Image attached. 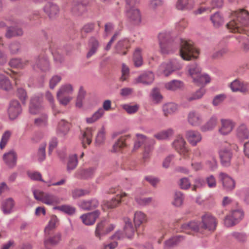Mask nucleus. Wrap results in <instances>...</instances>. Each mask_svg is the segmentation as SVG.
Here are the masks:
<instances>
[{
	"instance_id": "1",
	"label": "nucleus",
	"mask_w": 249,
	"mask_h": 249,
	"mask_svg": "<svg viewBox=\"0 0 249 249\" xmlns=\"http://www.w3.org/2000/svg\"><path fill=\"white\" fill-rule=\"evenodd\" d=\"M232 19L227 24L231 32L241 33L249 25V14L245 10L240 9L231 13Z\"/></svg>"
},
{
	"instance_id": "2",
	"label": "nucleus",
	"mask_w": 249,
	"mask_h": 249,
	"mask_svg": "<svg viewBox=\"0 0 249 249\" xmlns=\"http://www.w3.org/2000/svg\"><path fill=\"white\" fill-rule=\"evenodd\" d=\"M160 52L163 55L173 53L178 49V45L175 44L172 32L163 31L158 36Z\"/></svg>"
},
{
	"instance_id": "3",
	"label": "nucleus",
	"mask_w": 249,
	"mask_h": 249,
	"mask_svg": "<svg viewBox=\"0 0 249 249\" xmlns=\"http://www.w3.org/2000/svg\"><path fill=\"white\" fill-rule=\"evenodd\" d=\"M180 45V55L185 60H190L198 56L199 51L196 48L190 41L180 38L178 41Z\"/></svg>"
},
{
	"instance_id": "4",
	"label": "nucleus",
	"mask_w": 249,
	"mask_h": 249,
	"mask_svg": "<svg viewBox=\"0 0 249 249\" xmlns=\"http://www.w3.org/2000/svg\"><path fill=\"white\" fill-rule=\"evenodd\" d=\"M232 148L236 149L237 146L235 144L223 145L218 150V155L220 163L222 166L228 167L231 165V160L233 157Z\"/></svg>"
},
{
	"instance_id": "5",
	"label": "nucleus",
	"mask_w": 249,
	"mask_h": 249,
	"mask_svg": "<svg viewBox=\"0 0 249 249\" xmlns=\"http://www.w3.org/2000/svg\"><path fill=\"white\" fill-rule=\"evenodd\" d=\"M33 195L35 198L48 205H55L61 202V199L57 196L42 191L34 190Z\"/></svg>"
},
{
	"instance_id": "6",
	"label": "nucleus",
	"mask_w": 249,
	"mask_h": 249,
	"mask_svg": "<svg viewBox=\"0 0 249 249\" xmlns=\"http://www.w3.org/2000/svg\"><path fill=\"white\" fill-rule=\"evenodd\" d=\"M182 65L176 59H172L167 62L162 63L158 69V74L168 76L173 72L182 68Z\"/></svg>"
},
{
	"instance_id": "7",
	"label": "nucleus",
	"mask_w": 249,
	"mask_h": 249,
	"mask_svg": "<svg viewBox=\"0 0 249 249\" xmlns=\"http://www.w3.org/2000/svg\"><path fill=\"white\" fill-rule=\"evenodd\" d=\"M126 2V16L127 18L135 23H139L141 21V15L139 10L132 5L139 0H125Z\"/></svg>"
},
{
	"instance_id": "8",
	"label": "nucleus",
	"mask_w": 249,
	"mask_h": 249,
	"mask_svg": "<svg viewBox=\"0 0 249 249\" xmlns=\"http://www.w3.org/2000/svg\"><path fill=\"white\" fill-rule=\"evenodd\" d=\"M244 213L240 209L232 211L225 218L224 224L227 227L233 226L238 223L243 217Z\"/></svg>"
},
{
	"instance_id": "9",
	"label": "nucleus",
	"mask_w": 249,
	"mask_h": 249,
	"mask_svg": "<svg viewBox=\"0 0 249 249\" xmlns=\"http://www.w3.org/2000/svg\"><path fill=\"white\" fill-rule=\"evenodd\" d=\"M215 218L211 213H206L201 216V228L202 229L213 231L216 227Z\"/></svg>"
},
{
	"instance_id": "10",
	"label": "nucleus",
	"mask_w": 249,
	"mask_h": 249,
	"mask_svg": "<svg viewBox=\"0 0 249 249\" xmlns=\"http://www.w3.org/2000/svg\"><path fill=\"white\" fill-rule=\"evenodd\" d=\"M32 67L36 71L40 70L42 71H46L50 70V63L46 55L40 54L35 58L34 63Z\"/></svg>"
},
{
	"instance_id": "11",
	"label": "nucleus",
	"mask_w": 249,
	"mask_h": 249,
	"mask_svg": "<svg viewBox=\"0 0 249 249\" xmlns=\"http://www.w3.org/2000/svg\"><path fill=\"white\" fill-rule=\"evenodd\" d=\"M43 109L41 98L36 95L33 96L31 98L29 107L30 113L36 115L40 113Z\"/></svg>"
},
{
	"instance_id": "12",
	"label": "nucleus",
	"mask_w": 249,
	"mask_h": 249,
	"mask_svg": "<svg viewBox=\"0 0 249 249\" xmlns=\"http://www.w3.org/2000/svg\"><path fill=\"white\" fill-rule=\"evenodd\" d=\"M221 126L218 129V132L223 136L230 134L235 127V124L231 120L228 119H221L220 120Z\"/></svg>"
},
{
	"instance_id": "13",
	"label": "nucleus",
	"mask_w": 249,
	"mask_h": 249,
	"mask_svg": "<svg viewBox=\"0 0 249 249\" xmlns=\"http://www.w3.org/2000/svg\"><path fill=\"white\" fill-rule=\"evenodd\" d=\"M22 112V108L19 102L16 100L11 101L8 108V114L11 120L16 119Z\"/></svg>"
},
{
	"instance_id": "14",
	"label": "nucleus",
	"mask_w": 249,
	"mask_h": 249,
	"mask_svg": "<svg viewBox=\"0 0 249 249\" xmlns=\"http://www.w3.org/2000/svg\"><path fill=\"white\" fill-rule=\"evenodd\" d=\"M219 180L222 182L223 187L227 191L232 190L235 187L234 180L224 172H220L218 175Z\"/></svg>"
},
{
	"instance_id": "15",
	"label": "nucleus",
	"mask_w": 249,
	"mask_h": 249,
	"mask_svg": "<svg viewBox=\"0 0 249 249\" xmlns=\"http://www.w3.org/2000/svg\"><path fill=\"white\" fill-rule=\"evenodd\" d=\"M186 142L180 135L178 136L172 143L174 148L181 155L186 156L188 150L186 147Z\"/></svg>"
},
{
	"instance_id": "16",
	"label": "nucleus",
	"mask_w": 249,
	"mask_h": 249,
	"mask_svg": "<svg viewBox=\"0 0 249 249\" xmlns=\"http://www.w3.org/2000/svg\"><path fill=\"white\" fill-rule=\"evenodd\" d=\"M230 87L233 92L247 93L249 91V84L237 79L231 82Z\"/></svg>"
},
{
	"instance_id": "17",
	"label": "nucleus",
	"mask_w": 249,
	"mask_h": 249,
	"mask_svg": "<svg viewBox=\"0 0 249 249\" xmlns=\"http://www.w3.org/2000/svg\"><path fill=\"white\" fill-rule=\"evenodd\" d=\"M154 80V74L151 71H145L134 79V83H142L144 85L151 84Z\"/></svg>"
},
{
	"instance_id": "18",
	"label": "nucleus",
	"mask_w": 249,
	"mask_h": 249,
	"mask_svg": "<svg viewBox=\"0 0 249 249\" xmlns=\"http://www.w3.org/2000/svg\"><path fill=\"white\" fill-rule=\"evenodd\" d=\"M186 138L189 143L193 146H196L202 139V135L199 132L193 130L186 132Z\"/></svg>"
},
{
	"instance_id": "19",
	"label": "nucleus",
	"mask_w": 249,
	"mask_h": 249,
	"mask_svg": "<svg viewBox=\"0 0 249 249\" xmlns=\"http://www.w3.org/2000/svg\"><path fill=\"white\" fill-rule=\"evenodd\" d=\"M136 137L137 139L134 143L133 151L139 149L142 143L144 144V147L148 144L154 145L155 143V141L154 139L147 138L144 135L137 134Z\"/></svg>"
},
{
	"instance_id": "20",
	"label": "nucleus",
	"mask_w": 249,
	"mask_h": 249,
	"mask_svg": "<svg viewBox=\"0 0 249 249\" xmlns=\"http://www.w3.org/2000/svg\"><path fill=\"white\" fill-rule=\"evenodd\" d=\"M3 159L6 164L10 168H14L17 164V155L14 150H10L5 153L3 156Z\"/></svg>"
},
{
	"instance_id": "21",
	"label": "nucleus",
	"mask_w": 249,
	"mask_h": 249,
	"mask_svg": "<svg viewBox=\"0 0 249 249\" xmlns=\"http://www.w3.org/2000/svg\"><path fill=\"white\" fill-rule=\"evenodd\" d=\"M100 43L97 38L94 36L89 38L88 41L89 51L87 54V58H89L95 54L99 47Z\"/></svg>"
},
{
	"instance_id": "22",
	"label": "nucleus",
	"mask_w": 249,
	"mask_h": 249,
	"mask_svg": "<svg viewBox=\"0 0 249 249\" xmlns=\"http://www.w3.org/2000/svg\"><path fill=\"white\" fill-rule=\"evenodd\" d=\"M187 119L189 124L194 126L199 125L203 122V118L201 114L195 111H191L189 112Z\"/></svg>"
},
{
	"instance_id": "23",
	"label": "nucleus",
	"mask_w": 249,
	"mask_h": 249,
	"mask_svg": "<svg viewBox=\"0 0 249 249\" xmlns=\"http://www.w3.org/2000/svg\"><path fill=\"white\" fill-rule=\"evenodd\" d=\"M100 212L98 211H95L92 213H89L87 214H84L80 216L83 223L86 225H91L93 224L96 219L99 217Z\"/></svg>"
},
{
	"instance_id": "24",
	"label": "nucleus",
	"mask_w": 249,
	"mask_h": 249,
	"mask_svg": "<svg viewBox=\"0 0 249 249\" xmlns=\"http://www.w3.org/2000/svg\"><path fill=\"white\" fill-rule=\"evenodd\" d=\"M218 117L216 115H212L207 122L202 125L200 129L202 132H207L213 130L218 124Z\"/></svg>"
},
{
	"instance_id": "25",
	"label": "nucleus",
	"mask_w": 249,
	"mask_h": 249,
	"mask_svg": "<svg viewBox=\"0 0 249 249\" xmlns=\"http://www.w3.org/2000/svg\"><path fill=\"white\" fill-rule=\"evenodd\" d=\"M184 239V236L181 235L173 236L165 241L163 248L164 249H171L183 241Z\"/></svg>"
},
{
	"instance_id": "26",
	"label": "nucleus",
	"mask_w": 249,
	"mask_h": 249,
	"mask_svg": "<svg viewBox=\"0 0 249 249\" xmlns=\"http://www.w3.org/2000/svg\"><path fill=\"white\" fill-rule=\"evenodd\" d=\"M44 11L50 18H53L58 15L59 9L56 4L48 2L44 6Z\"/></svg>"
},
{
	"instance_id": "27",
	"label": "nucleus",
	"mask_w": 249,
	"mask_h": 249,
	"mask_svg": "<svg viewBox=\"0 0 249 249\" xmlns=\"http://www.w3.org/2000/svg\"><path fill=\"white\" fill-rule=\"evenodd\" d=\"M129 41L127 39L120 40L115 45L116 53L121 55H125L127 52L124 50L129 48Z\"/></svg>"
},
{
	"instance_id": "28",
	"label": "nucleus",
	"mask_w": 249,
	"mask_h": 249,
	"mask_svg": "<svg viewBox=\"0 0 249 249\" xmlns=\"http://www.w3.org/2000/svg\"><path fill=\"white\" fill-rule=\"evenodd\" d=\"M86 2H82L81 0H75L73 2L71 7L72 13L76 15H80L86 10Z\"/></svg>"
},
{
	"instance_id": "29",
	"label": "nucleus",
	"mask_w": 249,
	"mask_h": 249,
	"mask_svg": "<svg viewBox=\"0 0 249 249\" xmlns=\"http://www.w3.org/2000/svg\"><path fill=\"white\" fill-rule=\"evenodd\" d=\"M201 223L195 221H192L187 223H184L181 226V231L189 233L187 231L188 230H191L196 232L199 231L201 228Z\"/></svg>"
},
{
	"instance_id": "30",
	"label": "nucleus",
	"mask_w": 249,
	"mask_h": 249,
	"mask_svg": "<svg viewBox=\"0 0 249 249\" xmlns=\"http://www.w3.org/2000/svg\"><path fill=\"white\" fill-rule=\"evenodd\" d=\"M124 232L125 236L128 238H131L134 234L135 229L133 226L131 220L128 217H125L124 219Z\"/></svg>"
},
{
	"instance_id": "31",
	"label": "nucleus",
	"mask_w": 249,
	"mask_h": 249,
	"mask_svg": "<svg viewBox=\"0 0 249 249\" xmlns=\"http://www.w3.org/2000/svg\"><path fill=\"white\" fill-rule=\"evenodd\" d=\"M96 168L90 167L86 169L80 170L76 173V176L82 179H89L92 178L94 175Z\"/></svg>"
},
{
	"instance_id": "32",
	"label": "nucleus",
	"mask_w": 249,
	"mask_h": 249,
	"mask_svg": "<svg viewBox=\"0 0 249 249\" xmlns=\"http://www.w3.org/2000/svg\"><path fill=\"white\" fill-rule=\"evenodd\" d=\"M70 124L64 120H61L58 125L57 134L60 137H64L67 134L70 129Z\"/></svg>"
},
{
	"instance_id": "33",
	"label": "nucleus",
	"mask_w": 249,
	"mask_h": 249,
	"mask_svg": "<svg viewBox=\"0 0 249 249\" xmlns=\"http://www.w3.org/2000/svg\"><path fill=\"white\" fill-rule=\"evenodd\" d=\"M106 222L105 221H102L98 223L96 227L95 231V236L100 240L102 237L107 235Z\"/></svg>"
},
{
	"instance_id": "34",
	"label": "nucleus",
	"mask_w": 249,
	"mask_h": 249,
	"mask_svg": "<svg viewBox=\"0 0 249 249\" xmlns=\"http://www.w3.org/2000/svg\"><path fill=\"white\" fill-rule=\"evenodd\" d=\"M28 64V60L18 58H12L9 62L10 67L21 69L24 68Z\"/></svg>"
},
{
	"instance_id": "35",
	"label": "nucleus",
	"mask_w": 249,
	"mask_h": 249,
	"mask_svg": "<svg viewBox=\"0 0 249 249\" xmlns=\"http://www.w3.org/2000/svg\"><path fill=\"white\" fill-rule=\"evenodd\" d=\"M94 131L92 128H87L82 133V143L84 147H85L86 143L88 145L91 143Z\"/></svg>"
},
{
	"instance_id": "36",
	"label": "nucleus",
	"mask_w": 249,
	"mask_h": 249,
	"mask_svg": "<svg viewBox=\"0 0 249 249\" xmlns=\"http://www.w3.org/2000/svg\"><path fill=\"white\" fill-rule=\"evenodd\" d=\"M23 34L22 29L18 27H9L7 28L5 36L7 38L21 36Z\"/></svg>"
},
{
	"instance_id": "37",
	"label": "nucleus",
	"mask_w": 249,
	"mask_h": 249,
	"mask_svg": "<svg viewBox=\"0 0 249 249\" xmlns=\"http://www.w3.org/2000/svg\"><path fill=\"white\" fill-rule=\"evenodd\" d=\"M126 196V194L125 193H122L121 195H117L114 199H112L109 201H105L103 204L104 207L108 209L114 208L120 204L121 198Z\"/></svg>"
},
{
	"instance_id": "38",
	"label": "nucleus",
	"mask_w": 249,
	"mask_h": 249,
	"mask_svg": "<svg viewBox=\"0 0 249 249\" xmlns=\"http://www.w3.org/2000/svg\"><path fill=\"white\" fill-rule=\"evenodd\" d=\"M194 6L193 0H178L176 7L178 10H190Z\"/></svg>"
},
{
	"instance_id": "39",
	"label": "nucleus",
	"mask_w": 249,
	"mask_h": 249,
	"mask_svg": "<svg viewBox=\"0 0 249 249\" xmlns=\"http://www.w3.org/2000/svg\"><path fill=\"white\" fill-rule=\"evenodd\" d=\"M15 206V202L13 198H9L2 203V210L4 214L11 213Z\"/></svg>"
},
{
	"instance_id": "40",
	"label": "nucleus",
	"mask_w": 249,
	"mask_h": 249,
	"mask_svg": "<svg viewBox=\"0 0 249 249\" xmlns=\"http://www.w3.org/2000/svg\"><path fill=\"white\" fill-rule=\"evenodd\" d=\"M183 87V82L177 80H173L165 84V88L171 91H176L182 89Z\"/></svg>"
},
{
	"instance_id": "41",
	"label": "nucleus",
	"mask_w": 249,
	"mask_h": 249,
	"mask_svg": "<svg viewBox=\"0 0 249 249\" xmlns=\"http://www.w3.org/2000/svg\"><path fill=\"white\" fill-rule=\"evenodd\" d=\"M178 109V106L173 103L165 104L162 106V111L165 116L174 113Z\"/></svg>"
},
{
	"instance_id": "42",
	"label": "nucleus",
	"mask_w": 249,
	"mask_h": 249,
	"mask_svg": "<svg viewBox=\"0 0 249 249\" xmlns=\"http://www.w3.org/2000/svg\"><path fill=\"white\" fill-rule=\"evenodd\" d=\"M133 61L134 66L136 67H140L143 64L142 49L140 48H137L135 49L133 53Z\"/></svg>"
},
{
	"instance_id": "43",
	"label": "nucleus",
	"mask_w": 249,
	"mask_h": 249,
	"mask_svg": "<svg viewBox=\"0 0 249 249\" xmlns=\"http://www.w3.org/2000/svg\"><path fill=\"white\" fill-rule=\"evenodd\" d=\"M174 134V130L171 128L161 131L154 135V137L159 140H165L169 139Z\"/></svg>"
},
{
	"instance_id": "44",
	"label": "nucleus",
	"mask_w": 249,
	"mask_h": 249,
	"mask_svg": "<svg viewBox=\"0 0 249 249\" xmlns=\"http://www.w3.org/2000/svg\"><path fill=\"white\" fill-rule=\"evenodd\" d=\"M198 76L195 77L193 82L197 85H204L210 82L211 78L208 75L206 74H202L201 72L198 74Z\"/></svg>"
},
{
	"instance_id": "45",
	"label": "nucleus",
	"mask_w": 249,
	"mask_h": 249,
	"mask_svg": "<svg viewBox=\"0 0 249 249\" xmlns=\"http://www.w3.org/2000/svg\"><path fill=\"white\" fill-rule=\"evenodd\" d=\"M12 88L10 80L4 75L0 74V89L5 91H9Z\"/></svg>"
},
{
	"instance_id": "46",
	"label": "nucleus",
	"mask_w": 249,
	"mask_h": 249,
	"mask_svg": "<svg viewBox=\"0 0 249 249\" xmlns=\"http://www.w3.org/2000/svg\"><path fill=\"white\" fill-rule=\"evenodd\" d=\"M78 164L76 155H72L69 157L67 164V170L69 173L75 169Z\"/></svg>"
},
{
	"instance_id": "47",
	"label": "nucleus",
	"mask_w": 249,
	"mask_h": 249,
	"mask_svg": "<svg viewBox=\"0 0 249 249\" xmlns=\"http://www.w3.org/2000/svg\"><path fill=\"white\" fill-rule=\"evenodd\" d=\"M146 221V216L141 211L135 212L134 216V222L136 227H139L142 224Z\"/></svg>"
},
{
	"instance_id": "48",
	"label": "nucleus",
	"mask_w": 249,
	"mask_h": 249,
	"mask_svg": "<svg viewBox=\"0 0 249 249\" xmlns=\"http://www.w3.org/2000/svg\"><path fill=\"white\" fill-rule=\"evenodd\" d=\"M99 205V202L96 199L83 201L81 203V207L86 210H90L96 208Z\"/></svg>"
},
{
	"instance_id": "49",
	"label": "nucleus",
	"mask_w": 249,
	"mask_h": 249,
	"mask_svg": "<svg viewBox=\"0 0 249 249\" xmlns=\"http://www.w3.org/2000/svg\"><path fill=\"white\" fill-rule=\"evenodd\" d=\"M104 114L102 108H99L91 117L86 118V122L88 124H92L101 118Z\"/></svg>"
},
{
	"instance_id": "50",
	"label": "nucleus",
	"mask_w": 249,
	"mask_h": 249,
	"mask_svg": "<svg viewBox=\"0 0 249 249\" xmlns=\"http://www.w3.org/2000/svg\"><path fill=\"white\" fill-rule=\"evenodd\" d=\"M73 91L72 86L70 84L62 85L58 90L57 94L68 95L72 94Z\"/></svg>"
},
{
	"instance_id": "51",
	"label": "nucleus",
	"mask_w": 249,
	"mask_h": 249,
	"mask_svg": "<svg viewBox=\"0 0 249 249\" xmlns=\"http://www.w3.org/2000/svg\"><path fill=\"white\" fill-rule=\"evenodd\" d=\"M236 133L237 137L240 139H247L249 137V131L244 124H242L238 127Z\"/></svg>"
},
{
	"instance_id": "52",
	"label": "nucleus",
	"mask_w": 249,
	"mask_h": 249,
	"mask_svg": "<svg viewBox=\"0 0 249 249\" xmlns=\"http://www.w3.org/2000/svg\"><path fill=\"white\" fill-rule=\"evenodd\" d=\"M184 198V195L181 192L176 191L174 194L173 205L176 207L181 206L183 204Z\"/></svg>"
},
{
	"instance_id": "53",
	"label": "nucleus",
	"mask_w": 249,
	"mask_h": 249,
	"mask_svg": "<svg viewBox=\"0 0 249 249\" xmlns=\"http://www.w3.org/2000/svg\"><path fill=\"white\" fill-rule=\"evenodd\" d=\"M34 123L39 127L46 126L48 124V115L45 113L42 114L35 119Z\"/></svg>"
},
{
	"instance_id": "54",
	"label": "nucleus",
	"mask_w": 249,
	"mask_h": 249,
	"mask_svg": "<svg viewBox=\"0 0 249 249\" xmlns=\"http://www.w3.org/2000/svg\"><path fill=\"white\" fill-rule=\"evenodd\" d=\"M61 240V235L60 233H57L53 236L44 241V246L46 249H48L49 245H55L58 244Z\"/></svg>"
},
{
	"instance_id": "55",
	"label": "nucleus",
	"mask_w": 249,
	"mask_h": 249,
	"mask_svg": "<svg viewBox=\"0 0 249 249\" xmlns=\"http://www.w3.org/2000/svg\"><path fill=\"white\" fill-rule=\"evenodd\" d=\"M188 68L189 74L192 79L198 76V74L201 72L200 68L196 63L189 65Z\"/></svg>"
},
{
	"instance_id": "56",
	"label": "nucleus",
	"mask_w": 249,
	"mask_h": 249,
	"mask_svg": "<svg viewBox=\"0 0 249 249\" xmlns=\"http://www.w3.org/2000/svg\"><path fill=\"white\" fill-rule=\"evenodd\" d=\"M45 97L46 99L49 102L50 106L53 111V114L56 115L59 113V110L56 108L54 104V99L52 93L48 91L46 92Z\"/></svg>"
},
{
	"instance_id": "57",
	"label": "nucleus",
	"mask_w": 249,
	"mask_h": 249,
	"mask_svg": "<svg viewBox=\"0 0 249 249\" xmlns=\"http://www.w3.org/2000/svg\"><path fill=\"white\" fill-rule=\"evenodd\" d=\"M124 140L125 139L124 138L118 140L113 145L111 152L114 153L119 152L123 147L125 146Z\"/></svg>"
},
{
	"instance_id": "58",
	"label": "nucleus",
	"mask_w": 249,
	"mask_h": 249,
	"mask_svg": "<svg viewBox=\"0 0 249 249\" xmlns=\"http://www.w3.org/2000/svg\"><path fill=\"white\" fill-rule=\"evenodd\" d=\"M231 236L238 242L244 243L247 239V235L243 232H233L231 233Z\"/></svg>"
},
{
	"instance_id": "59",
	"label": "nucleus",
	"mask_w": 249,
	"mask_h": 249,
	"mask_svg": "<svg viewBox=\"0 0 249 249\" xmlns=\"http://www.w3.org/2000/svg\"><path fill=\"white\" fill-rule=\"evenodd\" d=\"M211 20L215 27H219L224 22L223 18L218 13H215L211 18Z\"/></svg>"
},
{
	"instance_id": "60",
	"label": "nucleus",
	"mask_w": 249,
	"mask_h": 249,
	"mask_svg": "<svg viewBox=\"0 0 249 249\" xmlns=\"http://www.w3.org/2000/svg\"><path fill=\"white\" fill-rule=\"evenodd\" d=\"M54 208L55 209L58 210L69 215H72L75 212V208L69 205H62L56 207Z\"/></svg>"
},
{
	"instance_id": "61",
	"label": "nucleus",
	"mask_w": 249,
	"mask_h": 249,
	"mask_svg": "<svg viewBox=\"0 0 249 249\" xmlns=\"http://www.w3.org/2000/svg\"><path fill=\"white\" fill-rule=\"evenodd\" d=\"M105 130L104 128H102L99 130L95 139V143L97 145H100L105 141Z\"/></svg>"
},
{
	"instance_id": "62",
	"label": "nucleus",
	"mask_w": 249,
	"mask_h": 249,
	"mask_svg": "<svg viewBox=\"0 0 249 249\" xmlns=\"http://www.w3.org/2000/svg\"><path fill=\"white\" fill-rule=\"evenodd\" d=\"M56 98L59 104L66 106L72 100V97L69 95H63L56 94Z\"/></svg>"
},
{
	"instance_id": "63",
	"label": "nucleus",
	"mask_w": 249,
	"mask_h": 249,
	"mask_svg": "<svg viewBox=\"0 0 249 249\" xmlns=\"http://www.w3.org/2000/svg\"><path fill=\"white\" fill-rule=\"evenodd\" d=\"M11 135V132L9 131H6L2 135L1 141L0 142V148L2 149L6 146L9 139Z\"/></svg>"
},
{
	"instance_id": "64",
	"label": "nucleus",
	"mask_w": 249,
	"mask_h": 249,
	"mask_svg": "<svg viewBox=\"0 0 249 249\" xmlns=\"http://www.w3.org/2000/svg\"><path fill=\"white\" fill-rule=\"evenodd\" d=\"M135 201L140 206H145L150 204L152 201V197H136Z\"/></svg>"
}]
</instances>
